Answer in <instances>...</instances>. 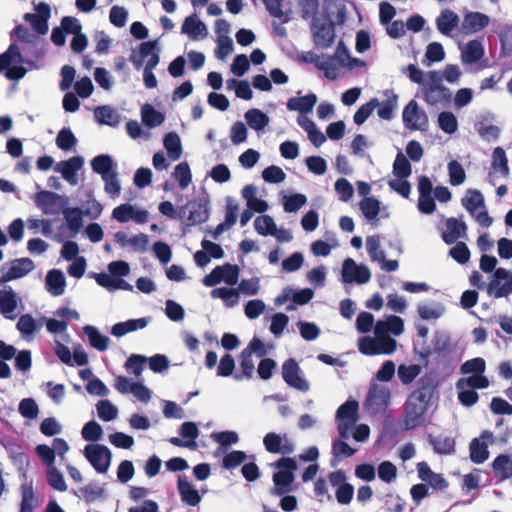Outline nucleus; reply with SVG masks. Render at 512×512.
<instances>
[{
	"instance_id": "f257e3e1",
	"label": "nucleus",
	"mask_w": 512,
	"mask_h": 512,
	"mask_svg": "<svg viewBox=\"0 0 512 512\" xmlns=\"http://www.w3.org/2000/svg\"><path fill=\"white\" fill-rule=\"evenodd\" d=\"M356 329L359 333H368L374 328V337L363 336L358 339V349L363 355H391L397 349V341L393 336L404 332V322L396 315H389L375 322L369 312H361L356 318Z\"/></svg>"
},
{
	"instance_id": "f03ea898",
	"label": "nucleus",
	"mask_w": 512,
	"mask_h": 512,
	"mask_svg": "<svg viewBox=\"0 0 512 512\" xmlns=\"http://www.w3.org/2000/svg\"><path fill=\"white\" fill-rule=\"evenodd\" d=\"M403 72L412 82L419 84L417 96L428 105H444L450 101L451 91L443 85L441 72H424L413 64L408 65Z\"/></svg>"
},
{
	"instance_id": "7ed1b4c3",
	"label": "nucleus",
	"mask_w": 512,
	"mask_h": 512,
	"mask_svg": "<svg viewBox=\"0 0 512 512\" xmlns=\"http://www.w3.org/2000/svg\"><path fill=\"white\" fill-rule=\"evenodd\" d=\"M435 389L436 385L432 378L422 377L419 380V387L409 395L405 403L403 425L406 430L424 423V415L430 406Z\"/></svg>"
},
{
	"instance_id": "20e7f679",
	"label": "nucleus",
	"mask_w": 512,
	"mask_h": 512,
	"mask_svg": "<svg viewBox=\"0 0 512 512\" xmlns=\"http://www.w3.org/2000/svg\"><path fill=\"white\" fill-rule=\"evenodd\" d=\"M364 63L349 55L344 43L339 42L337 49L332 56L322 55V60L319 61V69L323 71L324 76L329 80L337 79L343 69L352 70L356 67L362 66Z\"/></svg>"
},
{
	"instance_id": "39448f33",
	"label": "nucleus",
	"mask_w": 512,
	"mask_h": 512,
	"mask_svg": "<svg viewBox=\"0 0 512 512\" xmlns=\"http://www.w3.org/2000/svg\"><path fill=\"white\" fill-rule=\"evenodd\" d=\"M14 37L21 43L18 47L24 58L34 61V59H39L43 56L44 42L38 34L31 32L23 25H18L11 33V38Z\"/></svg>"
},
{
	"instance_id": "423d86ee",
	"label": "nucleus",
	"mask_w": 512,
	"mask_h": 512,
	"mask_svg": "<svg viewBox=\"0 0 512 512\" xmlns=\"http://www.w3.org/2000/svg\"><path fill=\"white\" fill-rule=\"evenodd\" d=\"M275 467L279 470L273 475L274 488L272 494L282 496L292 491L297 463L293 458L283 457L275 463Z\"/></svg>"
},
{
	"instance_id": "0eeeda50",
	"label": "nucleus",
	"mask_w": 512,
	"mask_h": 512,
	"mask_svg": "<svg viewBox=\"0 0 512 512\" xmlns=\"http://www.w3.org/2000/svg\"><path fill=\"white\" fill-rule=\"evenodd\" d=\"M391 390L382 383L371 381L364 401V408L372 415L384 413L391 404Z\"/></svg>"
},
{
	"instance_id": "6e6552de",
	"label": "nucleus",
	"mask_w": 512,
	"mask_h": 512,
	"mask_svg": "<svg viewBox=\"0 0 512 512\" xmlns=\"http://www.w3.org/2000/svg\"><path fill=\"white\" fill-rule=\"evenodd\" d=\"M210 215V200L208 195L189 201L179 210L178 216L187 226L204 223Z\"/></svg>"
},
{
	"instance_id": "1a4fd4ad",
	"label": "nucleus",
	"mask_w": 512,
	"mask_h": 512,
	"mask_svg": "<svg viewBox=\"0 0 512 512\" xmlns=\"http://www.w3.org/2000/svg\"><path fill=\"white\" fill-rule=\"evenodd\" d=\"M359 403L347 400L336 411L335 421L340 438L349 439L358 421Z\"/></svg>"
},
{
	"instance_id": "9d476101",
	"label": "nucleus",
	"mask_w": 512,
	"mask_h": 512,
	"mask_svg": "<svg viewBox=\"0 0 512 512\" xmlns=\"http://www.w3.org/2000/svg\"><path fill=\"white\" fill-rule=\"evenodd\" d=\"M36 207L48 216L59 215L65 206L69 205V198L52 191L42 190L33 197Z\"/></svg>"
},
{
	"instance_id": "9b49d317",
	"label": "nucleus",
	"mask_w": 512,
	"mask_h": 512,
	"mask_svg": "<svg viewBox=\"0 0 512 512\" xmlns=\"http://www.w3.org/2000/svg\"><path fill=\"white\" fill-rule=\"evenodd\" d=\"M83 455L96 472L100 474L108 472L112 453L107 446L98 443L88 444L84 447Z\"/></svg>"
},
{
	"instance_id": "f8f14e48",
	"label": "nucleus",
	"mask_w": 512,
	"mask_h": 512,
	"mask_svg": "<svg viewBox=\"0 0 512 512\" xmlns=\"http://www.w3.org/2000/svg\"><path fill=\"white\" fill-rule=\"evenodd\" d=\"M129 61L136 69H140L144 62L145 66H157L160 61V47L158 40L142 42L139 49L131 51Z\"/></svg>"
},
{
	"instance_id": "ddd939ff",
	"label": "nucleus",
	"mask_w": 512,
	"mask_h": 512,
	"mask_svg": "<svg viewBox=\"0 0 512 512\" xmlns=\"http://www.w3.org/2000/svg\"><path fill=\"white\" fill-rule=\"evenodd\" d=\"M486 292L490 297L504 298L512 294V271L505 268H497L491 275L486 286Z\"/></svg>"
},
{
	"instance_id": "4468645a",
	"label": "nucleus",
	"mask_w": 512,
	"mask_h": 512,
	"mask_svg": "<svg viewBox=\"0 0 512 512\" xmlns=\"http://www.w3.org/2000/svg\"><path fill=\"white\" fill-rule=\"evenodd\" d=\"M240 269L237 265L225 263L220 266H216L208 275H206L202 283L206 287H215L221 282L227 286H234L239 281Z\"/></svg>"
},
{
	"instance_id": "2eb2a0df",
	"label": "nucleus",
	"mask_w": 512,
	"mask_h": 512,
	"mask_svg": "<svg viewBox=\"0 0 512 512\" xmlns=\"http://www.w3.org/2000/svg\"><path fill=\"white\" fill-rule=\"evenodd\" d=\"M24 305L20 296L7 285L0 288V313L8 320H15Z\"/></svg>"
},
{
	"instance_id": "dca6fc26",
	"label": "nucleus",
	"mask_w": 512,
	"mask_h": 512,
	"mask_svg": "<svg viewBox=\"0 0 512 512\" xmlns=\"http://www.w3.org/2000/svg\"><path fill=\"white\" fill-rule=\"evenodd\" d=\"M402 120L409 130L426 131L428 128V116L415 100H411L403 109Z\"/></svg>"
},
{
	"instance_id": "f3484780",
	"label": "nucleus",
	"mask_w": 512,
	"mask_h": 512,
	"mask_svg": "<svg viewBox=\"0 0 512 512\" xmlns=\"http://www.w3.org/2000/svg\"><path fill=\"white\" fill-rule=\"evenodd\" d=\"M461 62L465 66L477 65L475 70L487 67L481 60L485 56V48L482 39H473L459 47Z\"/></svg>"
},
{
	"instance_id": "a211bd4d",
	"label": "nucleus",
	"mask_w": 512,
	"mask_h": 512,
	"mask_svg": "<svg viewBox=\"0 0 512 512\" xmlns=\"http://www.w3.org/2000/svg\"><path fill=\"white\" fill-rule=\"evenodd\" d=\"M35 268L34 262L29 258H18L4 263L0 267V283L22 278Z\"/></svg>"
},
{
	"instance_id": "6ab92c4d",
	"label": "nucleus",
	"mask_w": 512,
	"mask_h": 512,
	"mask_svg": "<svg viewBox=\"0 0 512 512\" xmlns=\"http://www.w3.org/2000/svg\"><path fill=\"white\" fill-rule=\"evenodd\" d=\"M282 377L286 384L298 391L308 392L310 384L305 379L303 371L298 363L290 358L287 359L282 365Z\"/></svg>"
},
{
	"instance_id": "aec40b11",
	"label": "nucleus",
	"mask_w": 512,
	"mask_h": 512,
	"mask_svg": "<svg viewBox=\"0 0 512 512\" xmlns=\"http://www.w3.org/2000/svg\"><path fill=\"white\" fill-rule=\"evenodd\" d=\"M342 281L344 283L365 284L371 279V272L365 264H357L352 258H347L342 264Z\"/></svg>"
},
{
	"instance_id": "412c9836",
	"label": "nucleus",
	"mask_w": 512,
	"mask_h": 512,
	"mask_svg": "<svg viewBox=\"0 0 512 512\" xmlns=\"http://www.w3.org/2000/svg\"><path fill=\"white\" fill-rule=\"evenodd\" d=\"M495 441L494 434L484 430L479 437L474 438L469 445L470 459L475 464H482L489 458L488 448Z\"/></svg>"
},
{
	"instance_id": "4be33fe9",
	"label": "nucleus",
	"mask_w": 512,
	"mask_h": 512,
	"mask_svg": "<svg viewBox=\"0 0 512 512\" xmlns=\"http://www.w3.org/2000/svg\"><path fill=\"white\" fill-rule=\"evenodd\" d=\"M112 218L119 223H126L132 220L138 224H143L148 220V212L132 204L125 203L113 209Z\"/></svg>"
},
{
	"instance_id": "5701e85b",
	"label": "nucleus",
	"mask_w": 512,
	"mask_h": 512,
	"mask_svg": "<svg viewBox=\"0 0 512 512\" xmlns=\"http://www.w3.org/2000/svg\"><path fill=\"white\" fill-rule=\"evenodd\" d=\"M263 445L266 451L272 454H290L295 448L286 434L281 435L275 432H269L264 436Z\"/></svg>"
},
{
	"instance_id": "b1692460",
	"label": "nucleus",
	"mask_w": 512,
	"mask_h": 512,
	"mask_svg": "<svg viewBox=\"0 0 512 512\" xmlns=\"http://www.w3.org/2000/svg\"><path fill=\"white\" fill-rule=\"evenodd\" d=\"M45 323V317L34 318L31 314H22L16 324V329L25 341H32Z\"/></svg>"
},
{
	"instance_id": "393cba45",
	"label": "nucleus",
	"mask_w": 512,
	"mask_h": 512,
	"mask_svg": "<svg viewBox=\"0 0 512 512\" xmlns=\"http://www.w3.org/2000/svg\"><path fill=\"white\" fill-rule=\"evenodd\" d=\"M490 23V17L481 12H468L461 21L460 32L464 35H473Z\"/></svg>"
},
{
	"instance_id": "a878e982",
	"label": "nucleus",
	"mask_w": 512,
	"mask_h": 512,
	"mask_svg": "<svg viewBox=\"0 0 512 512\" xmlns=\"http://www.w3.org/2000/svg\"><path fill=\"white\" fill-rule=\"evenodd\" d=\"M84 160L81 156H74L68 160L60 161L55 166V171L60 173L70 185L78 184L77 172L82 168Z\"/></svg>"
},
{
	"instance_id": "bb28decb",
	"label": "nucleus",
	"mask_w": 512,
	"mask_h": 512,
	"mask_svg": "<svg viewBox=\"0 0 512 512\" xmlns=\"http://www.w3.org/2000/svg\"><path fill=\"white\" fill-rule=\"evenodd\" d=\"M359 208L369 222H375L378 220L379 215L382 218H388L390 216L387 206H382V203L375 197H365L359 203Z\"/></svg>"
},
{
	"instance_id": "cd10ccee",
	"label": "nucleus",
	"mask_w": 512,
	"mask_h": 512,
	"mask_svg": "<svg viewBox=\"0 0 512 512\" xmlns=\"http://www.w3.org/2000/svg\"><path fill=\"white\" fill-rule=\"evenodd\" d=\"M12 64H26L29 69L38 68L34 61L23 57L17 44H11L7 51L0 55V73Z\"/></svg>"
},
{
	"instance_id": "c85d7f7f",
	"label": "nucleus",
	"mask_w": 512,
	"mask_h": 512,
	"mask_svg": "<svg viewBox=\"0 0 512 512\" xmlns=\"http://www.w3.org/2000/svg\"><path fill=\"white\" fill-rule=\"evenodd\" d=\"M181 32L191 40H202L208 36V29L196 14L186 17L183 21Z\"/></svg>"
},
{
	"instance_id": "c756f323",
	"label": "nucleus",
	"mask_w": 512,
	"mask_h": 512,
	"mask_svg": "<svg viewBox=\"0 0 512 512\" xmlns=\"http://www.w3.org/2000/svg\"><path fill=\"white\" fill-rule=\"evenodd\" d=\"M508 160L505 151L501 147L494 149L492 154L491 172L489 177L491 182L495 185L498 178H505L508 176Z\"/></svg>"
},
{
	"instance_id": "7c9ffc66",
	"label": "nucleus",
	"mask_w": 512,
	"mask_h": 512,
	"mask_svg": "<svg viewBox=\"0 0 512 512\" xmlns=\"http://www.w3.org/2000/svg\"><path fill=\"white\" fill-rule=\"evenodd\" d=\"M459 16L450 9H444L436 18V27L438 31L447 37H452L453 32L459 27Z\"/></svg>"
},
{
	"instance_id": "2f4dec72",
	"label": "nucleus",
	"mask_w": 512,
	"mask_h": 512,
	"mask_svg": "<svg viewBox=\"0 0 512 512\" xmlns=\"http://www.w3.org/2000/svg\"><path fill=\"white\" fill-rule=\"evenodd\" d=\"M312 31L314 36V43L317 47L327 48L334 40V27L331 23H318L315 21L312 24Z\"/></svg>"
},
{
	"instance_id": "473e14b6",
	"label": "nucleus",
	"mask_w": 512,
	"mask_h": 512,
	"mask_svg": "<svg viewBox=\"0 0 512 512\" xmlns=\"http://www.w3.org/2000/svg\"><path fill=\"white\" fill-rule=\"evenodd\" d=\"M177 488L181 500L185 504L194 507L201 502L202 496L200 495L199 491L192 483L187 480L185 476L178 477Z\"/></svg>"
},
{
	"instance_id": "72a5a7b5",
	"label": "nucleus",
	"mask_w": 512,
	"mask_h": 512,
	"mask_svg": "<svg viewBox=\"0 0 512 512\" xmlns=\"http://www.w3.org/2000/svg\"><path fill=\"white\" fill-rule=\"evenodd\" d=\"M150 317H142L138 319H129L124 322H118L111 328V334L115 337H122L130 332L144 329L150 323Z\"/></svg>"
},
{
	"instance_id": "f704fd0d",
	"label": "nucleus",
	"mask_w": 512,
	"mask_h": 512,
	"mask_svg": "<svg viewBox=\"0 0 512 512\" xmlns=\"http://www.w3.org/2000/svg\"><path fill=\"white\" fill-rule=\"evenodd\" d=\"M46 290L52 296H61L65 292L66 278L64 273L59 269L50 270L45 278Z\"/></svg>"
},
{
	"instance_id": "c9c22d12",
	"label": "nucleus",
	"mask_w": 512,
	"mask_h": 512,
	"mask_svg": "<svg viewBox=\"0 0 512 512\" xmlns=\"http://www.w3.org/2000/svg\"><path fill=\"white\" fill-rule=\"evenodd\" d=\"M316 103L317 96L314 93H309L302 97L288 99L286 105L288 110L297 111L299 115H303L311 113Z\"/></svg>"
},
{
	"instance_id": "e433bc0d",
	"label": "nucleus",
	"mask_w": 512,
	"mask_h": 512,
	"mask_svg": "<svg viewBox=\"0 0 512 512\" xmlns=\"http://www.w3.org/2000/svg\"><path fill=\"white\" fill-rule=\"evenodd\" d=\"M73 494L90 504L104 498L105 489L97 482H90L87 485L80 487L78 490H74Z\"/></svg>"
},
{
	"instance_id": "4c0bfd02",
	"label": "nucleus",
	"mask_w": 512,
	"mask_h": 512,
	"mask_svg": "<svg viewBox=\"0 0 512 512\" xmlns=\"http://www.w3.org/2000/svg\"><path fill=\"white\" fill-rule=\"evenodd\" d=\"M92 170L99 174L101 178L118 171V165L110 155L101 154L91 160Z\"/></svg>"
},
{
	"instance_id": "58836bf2",
	"label": "nucleus",
	"mask_w": 512,
	"mask_h": 512,
	"mask_svg": "<svg viewBox=\"0 0 512 512\" xmlns=\"http://www.w3.org/2000/svg\"><path fill=\"white\" fill-rule=\"evenodd\" d=\"M61 213L63 214L67 227L71 232V236L75 237L83 225V215H85L84 211L78 207H69L67 205L63 208Z\"/></svg>"
},
{
	"instance_id": "ea45409f",
	"label": "nucleus",
	"mask_w": 512,
	"mask_h": 512,
	"mask_svg": "<svg viewBox=\"0 0 512 512\" xmlns=\"http://www.w3.org/2000/svg\"><path fill=\"white\" fill-rule=\"evenodd\" d=\"M210 295L213 299L222 300L226 308H234L240 302L238 291L233 286L214 288L211 290Z\"/></svg>"
},
{
	"instance_id": "a19ab883",
	"label": "nucleus",
	"mask_w": 512,
	"mask_h": 512,
	"mask_svg": "<svg viewBox=\"0 0 512 512\" xmlns=\"http://www.w3.org/2000/svg\"><path fill=\"white\" fill-rule=\"evenodd\" d=\"M210 437L219 444L215 451V456L224 455L230 445L236 444L239 441V436L235 431L214 432Z\"/></svg>"
},
{
	"instance_id": "79ce46f5",
	"label": "nucleus",
	"mask_w": 512,
	"mask_h": 512,
	"mask_svg": "<svg viewBox=\"0 0 512 512\" xmlns=\"http://www.w3.org/2000/svg\"><path fill=\"white\" fill-rule=\"evenodd\" d=\"M94 116L98 123L115 127L120 123L118 111L109 105L98 106L94 110Z\"/></svg>"
},
{
	"instance_id": "37998d69",
	"label": "nucleus",
	"mask_w": 512,
	"mask_h": 512,
	"mask_svg": "<svg viewBox=\"0 0 512 512\" xmlns=\"http://www.w3.org/2000/svg\"><path fill=\"white\" fill-rule=\"evenodd\" d=\"M244 118L248 126L256 132L263 131L270 122L268 115L257 108L247 110L244 114Z\"/></svg>"
},
{
	"instance_id": "c03bdc74",
	"label": "nucleus",
	"mask_w": 512,
	"mask_h": 512,
	"mask_svg": "<svg viewBox=\"0 0 512 512\" xmlns=\"http://www.w3.org/2000/svg\"><path fill=\"white\" fill-rule=\"evenodd\" d=\"M83 332L94 349L101 352L108 349L110 344L109 337L101 334L95 326L86 325L83 327Z\"/></svg>"
},
{
	"instance_id": "a18cd8bd",
	"label": "nucleus",
	"mask_w": 512,
	"mask_h": 512,
	"mask_svg": "<svg viewBox=\"0 0 512 512\" xmlns=\"http://www.w3.org/2000/svg\"><path fill=\"white\" fill-rule=\"evenodd\" d=\"M492 468L500 480L512 477V454L498 455L492 463Z\"/></svg>"
},
{
	"instance_id": "49530a36",
	"label": "nucleus",
	"mask_w": 512,
	"mask_h": 512,
	"mask_svg": "<svg viewBox=\"0 0 512 512\" xmlns=\"http://www.w3.org/2000/svg\"><path fill=\"white\" fill-rule=\"evenodd\" d=\"M417 313L423 320H437L445 313V307L439 302L420 303Z\"/></svg>"
},
{
	"instance_id": "de8ad7c7",
	"label": "nucleus",
	"mask_w": 512,
	"mask_h": 512,
	"mask_svg": "<svg viewBox=\"0 0 512 512\" xmlns=\"http://www.w3.org/2000/svg\"><path fill=\"white\" fill-rule=\"evenodd\" d=\"M163 145L167 151L168 157L172 161H177L181 157L183 149L180 137L176 132L167 133L164 137Z\"/></svg>"
},
{
	"instance_id": "09e8293b",
	"label": "nucleus",
	"mask_w": 512,
	"mask_h": 512,
	"mask_svg": "<svg viewBox=\"0 0 512 512\" xmlns=\"http://www.w3.org/2000/svg\"><path fill=\"white\" fill-rule=\"evenodd\" d=\"M465 229L466 226L464 222H461L455 218H449L446 221V229L442 234V238L447 244L454 243L462 236V234L465 232Z\"/></svg>"
},
{
	"instance_id": "8fccbe9b",
	"label": "nucleus",
	"mask_w": 512,
	"mask_h": 512,
	"mask_svg": "<svg viewBox=\"0 0 512 512\" xmlns=\"http://www.w3.org/2000/svg\"><path fill=\"white\" fill-rule=\"evenodd\" d=\"M384 94L386 99L383 102H379L377 114L381 119L390 120L397 108L398 96L389 90L385 91Z\"/></svg>"
},
{
	"instance_id": "3c124183",
	"label": "nucleus",
	"mask_w": 512,
	"mask_h": 512,
	"mask_svg": "<svg viewBox=\"0 0 512 512\" xmlns=\"http://www.w3.org/2000/svg\"><path fill=\"white\" fill-rule=\"evenodd\" d=\"M21 497V512H33V510L38 506V501L33 491L32 482H26L22 484Z\"/></svg>"
},
{
	"instance_id": "603ef678",
	"label": "nucleus",
	"mask_w": 512,
	"mask_h": 512,
	"mask_svg": "<svg viewBox=\"0 0 512 512\" xmlns=\"http://www.w3.org/2000/svg\"><path fill=\"white\" fill-rule=\"evenodd\" d=\"M141 118L143 123L149 128H154L160 126L164 120L165 116L160 111L156 110L150 104H144L141 108Z\"/></svg>"
},
{
	"instance_id": "864d4df0",
	"label": "nucleus",
	"mask_w": 512,
	"mask_h": 512,
	"mask_svg": "<svg viewBox=\"0 0 512 512\" xmlns=\"http://www.w3.org/2000/svg\"><path fill=\"white\" fill-rule=\"evenodd\" d=\"M365 248L371 261L378 263L379 261L384 260L386 253L381 247V239L379 235L367 236Z\"/></svg>"
},
{
	"instance_id": "5fc2aeb1",
	"label": "nucleus",
	"mask_w": 512,
	"mask_h": 512,
	"mask_svg": "<svg viewBox=\"0 0 512 512\" xmlns=\"http://www.w3.org/2000/svg\"><path fill=\"white\" fill-rule=\"evenodd\" d=\"M462 205L474 215L478 210L484 209V198L478 190L470 189L462 199Z\"/></svg>"
},
{
	"instance_id": "6e6d98bb",
	"label": "nucleus",
	"mask_w": 512,
	"mask_h": 512,
	"mask_svg": "<svg viewBox=\"0 0 512 512\" xmlns=\"http://www.w3.org/2000/svg\"><path fill=\"white\" fill-rule=\"evenodd\" d=\"M172 177L177 181L181 190H185L192 182V173L187 162H181L175 166Z\"/></svg>"
},
{
	"instance_id": "4d7b16f0",
	"label": "nucleus",
	"mask_w": 512,
	"mask_h": 512,
	"mask_svg": "<svg viewBox=\"0 0 512 512\" xmlns=\"http://www.w3.org/2000/svg\"><path fill=\"white\" fill-rule=\"evenodd\" d=\"M430 443L432 444L434 451L438 454H451L455 450V440L450 436H430Z\"/></svg>"
},
{
	"instance_id": "13d9d810",
	"label": "nucleus",
	"mask_w": 512,
	"mask_h": 512,
	"mask_svg": "<svg viewBox=\"0 0 512 512\" xmlns=\"http://www.w3.org/2000/svg\"><path fill=\"white\" fill-rule=\"evenodd\" d=\"M489 386V380L483 374H473L466 378H460L456 382V388L485 389Z\"/></svg>"
},
{
	"instance_id": "bf43d9fd",
	"label": "nucleus",
	"mask_w": 512,
	"mask_h": 512,
	"mask_svg": "<svg viewBox=\"0 0 512 512\" xmlns=\"http://www.w3.org/2000/svg\"><path fill=\"white\" fill-rule=\"evenodd\" d=\"M2 444L7 450L13 464L19 471L23 472V476H26L25 468L28 465V456L12 444H4L3 442Z\"/></svg>"
},
{
	"instance_id": "052dcab7",
	"label": "nucleus",
	"mask_w": 512,
	"mask_h": 512,
	"mask_svg": "<svg viewBox=\"0 0 512 512\" xmlns=\"http://www.w3.org/2000/svg\"><path fill=\"white\" fill-rule=\"evenodd\" d=\"M437 122L439 128L447 134H453L458 129V120L452 112H441L438 115Z\"/></svg>"
},
{
	"instance_id": "680f3d73",
	"label": "nucleus",
	"mask_w": 512,
	"mask_h": 512,
	"mask_svg": "<svg viewBox=\"0 0 512 512\" xmlns=\"http://www.w3.org/2000/svg\"><path fill=\"white\" fill-rule=\"evenodd\" d=\"M412 173V167L402 152L396 155L393 163V175L398 178H408Z\"/></svg>"
},
{
	"instance_id": "e2e57ef3",
	"label": "nucleus",
	"mask_w": 512,
	"mask_h": 512,
	"mask_svg": "<svg viewBox=\"0 0 512 512\" xmlns=\"http://www.w3.org/2000/svg\"><path fill=\"white\" fill-rule=\"evenodd\" d=\"M307 203V197L301 193H295L283 197V209L287 213H295Z\"/></svg>"
},
{
	"instance_id": "0e129e2a",
	"label": "nucleus",
	"mask_w": 512,
	"mask_h": 512,
	"mask_svg": "<svg viewBox=\"0 0 512 512\" xmlns=\"http://www.w3.org/2000/svg\"><path fill=\"white\" fill-rule=\"evenodd\" d=\"M102 180L104 182L105 193L111 199L118 198L121 192V183L119 180L118 171L113 174H109L108 176H104Z\"/></svg>"
},
{
	"instance_id": "69168bd1",
	"label": "nucleus",
	"mask_w": 512,
	"mask_h": 512,
	"mask_svg": "<svg viewBox=\"0 0 512 512\" xmlns=\"http://www.w3.org/2000/svg\"><path fill=\"white\" fill-rule=\"evenodd\" d=\"M47 482L54 490L65 492L67 490V484L63 474L54 466L48 468L46 471Z\"/></svg>"
},
{
	"instance_id": "338daca9",
	"label": "nucleus",
	"mask_w": 512,
	"mask_h": 512,
	"mask_svg": "<svg viewBox=\"0 0 512 512\" xmlns=\"http://www.w3.org/2000/svg\"><path fill=\"white\" fill-rule=\"evenodd\" d=\"M76 143L77 139L70 129L63 128L58 132L56 145L59 149L63 151H70L75 147Z\"/></svg>"
},
{
	"instance_id": "774afa93",
	"label": "nucleus",
	"mask_w": 512,
	"mask_h": 512,
	"mask_svg": "<svg viewBox=\"0 0 512 512\" xmlns=\"http://www.w3.org/2000/svg\"><path fill=\"white\" fill-rule=\"evenodd\" d=\"M98 417L103 421H112L118 416V408L109 400H101L96 405Z\"/></svg>"
}]
</instances>
